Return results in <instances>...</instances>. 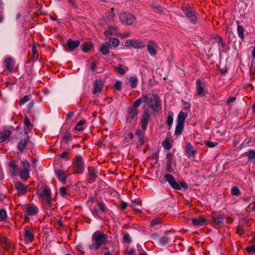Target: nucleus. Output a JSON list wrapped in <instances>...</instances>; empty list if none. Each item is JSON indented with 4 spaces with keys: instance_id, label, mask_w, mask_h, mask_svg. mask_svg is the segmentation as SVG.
Masks as SVG:
<instances>
[{
    "instance_id": "obj_1",
    "label": "nucleus",
    "mask_w": 255,
    "mask_h": 255,
    "mask_svg": "<svg viewBox=\"0 0 255 255\" xmlns=\"http://www.w3.org/2000/svg\"><path fill=\"white\" fill-rule=\"evenodd\" d=\"M107 241V236L103 232L96 231L92 237V244L89 246L91 250H97Z\"/></svg>"
},
{
    "instance_id": "obj_2",
    "label": "nucleus",
    "mask_w": 255,
    "mask_h": 255,
    "mask_svg": "<svg viewBox=\"0 0 255 255\" xmlns=\"http://www.w3.org/2000/svg\"><path fill=\"white\" fill-rule=\"evenodd\" d=\"M166 181L170 184L171 187L176 190H181L182 188L186 189L187 188V184L185 182L178 183L176 182L174 177L171 174L167 173L165 175Z\"/></svg>"
},
{
    "instance_id": "obj_3",
    "label": "nucleus",
    "mask_w": 255,
    "mask_h": 255,
    "mask_svg": "<svg viewBox=\"0 0 255 255\" xmlns=\"http://www.w3.org/2000/svg\"><path fill=\"white\" fill-rule=\"evenodd\" d=\"M125 46L127 48H134L135 49L143 48L145 45L141 41L138 40L128 39L126 41Z\"/></svg>"
},
{
    "instance_id": "obj_4",
    "label": "nucleus",
    "mask_w": 255,
    "mask_h": 255,
    "mask_svg": "<svg viewBox=\"0 0 255 255\" xmlns=\"http://www.w3.org/2000/svg\"><path fill=\"white\" fill-rule=\"evenodd\" d=\"M182 10L191 22L194 24L197 23V18L196 12L191 7H185L183 8Z\"/></svg>"
},
{
    "instance_id": "obj_5",
    "label": "nucleus",
    "mask_w": 255,
    "mask_h": 255,
    "mask_svg": "<svg viewBox=\"0 0 255 255\" xmlns=\"http://www.w3.org/2000/svg\"><path fill=\"white\" fill-rule=\"evenodd\" d=\"M196 85L197 96L199 97L205 96L207 93V90L205 84L202 83L200 79H198L196 80Z\"/></svg>"
},
{
    "instance_id": "obj_6",
    "label": "nucleus",
    "mask_w": 255,
    "mask_h": 255,
    "mask_svg": "<svg viewBox=\"0 0 255 255\" xmlns=\"http://www.w3.org/2000/svg\"><path fill=\"white\" fill-rule=\"evenodd\" d=\"M121 21L126 24L131 25L134 23L135 17L130 13L125 12L120 15Z\"/></svg>"
},
{
    "instance_id": "obj_7",
    "label": "nucleus",
    "mask_w": 255,
    "mask_h": 255,
    "mask_svg": "<svg viewBox=\"0 0 255 255\" xmlns=\"http://www.w3.org/2000/svg\"><path fill=\"white\" fill-rule=\"evenodd\" d=\"M73 163L76 168V172L79 173H83L84 170V162L83 157L81 155L77 156Z\"/></svg>"
},
{
    "instance_id": "obj_8",
    "label": "nucleus",
    "mask_w": 255,
    "mask_h": 255,
    "mask_svg": "<svg viewBox=\"0 0 255 255\" xmlns=\"http://www.w3.org/2000/svg\"><path fill=\"white\" fill-rule=\"evenodd\" d=\"M106 210V206L103 203L99 202L95 207L91 209L92 214L97 218L100 217V214Z\"/></svg>"
},
{
    "instance_id": "obj_9",
    "label": "nucleus",
    "mask_w": 255,
    "mask_h": 255,
    "mask_svg": "<svg viewBox=\"0 0 255 255\" xmlns=\"http://www.w3.org/2000/svg\"><path fill=\"white\" fill-rule=\"evenodd\" d=\"M149 106L154 111H160L161 107L159 102V99L157 96L153 95L150 99Z\"/></svg>"
},
{
    "instance_id": "obj_10",
    "label": "nucleus",
    "mask_w": 255,
    "mask_h": 255,
    "mask_svg": "<svg viewBox=\"0 0 255 255\" xmlns=\"http://www.w3.org/2000/svg\"><path fill=\"white\" fill-rule=\"evenodd\" d=\"M158 46L156 42L153 41H150L147 44V50L151 56H154L157 54L156 49L158 48Z\"/></svg>"
},
{
    "instance_id": "obj_11",
    "label": "nucleus",
    "mask_w": 255,
    "mask_h": 255,
    "mask_svg": "<svg viewBox=\"0 0 255 255\" xmlns=\"http://www.w3.org/2000/svg\"><path fill=\"white\" fill-rule=\"evenodd\" d=\"M41 197L44 198L46 204L49 206L51 205V190L49 187H45L41 193H39Z\"/></svg>"
},
{
    "instance_id": "obj_12",
    "label": "nucleus",
    "mask_w": 255,
    "mask_h": 255,
    "mask_svg": "<svg viewBox=\"0 0 255 255\" xmlns=\"http://www.w3.org/2000/svg\"><path fill=\"white\" fill-rule=\"evenodd\" d=\"M150 116L147 112H145L142 116L141 120V127L143 130L145 131L146 129L148 120Z\"/></svg>"
},
{
    "instance_id": "obj_13",
    "label": "nucleus",
    "mask_w": 255,
    "mask_h": 255,
    "mask_svg": "<svg viewBox=\"0 0 255 255\" xmlns=\"http://www.w3.org/2000/svg\"><path fill=\"white\" fill-rule=\"evenodd\" d=\"M29 142V138L26 137L21 139L17 144V149L20 152H22L25 148Z\"/></svg>"
},
{
    "instance_id": "obj_14",
    "label": "nucleus",
    "mask_w": 255,
    "mask_h": 255,
    "mask_svg": "<svg viewBox=\"0 0 255 255\" xmlns=\"http://www.w3.org/2000/svg\"><path fill=\"white\" fill-rule=\"evenodd\" d=\"M185 151L190 156L195 157L196 150L190 142L187 143L185 146Z\"/></svg>"
},
{
    "instance_id": "obj_15",
    "label": "nucleus",
    "mask_w": 255,
    "mask_h": 255,
    "mask_svg": "<svg viewBox=\"0 0 255 255\" xmlns=\"http://www.w3.org/2000/svg\"><path fill=\"white\" fill-rule=\"evenodd\" d=\"M137 112L135 109L131 108L129 110L127 116V122H131V120L137 115Z\"/></svg>"
},
{
    "instance_id": "obj_16",
    "label": "nucleus",
    "mask_w": 255,
    "mask_h": 255,
    "mask_svg": "<svg viewBox=\"0 0 255 255\" xmlns=\"http://www.w3.org/2000/svg\"><path fill=\"white\" fill-rule=\"evenodd\" d=\"M107 44L109 45L111 47H116L120 43V41L118 38L110 37L107 41Z\"/></svg>"
},
{
    "instance_id": "obj_17",
    "label": "nucleus",
    "mask_w": 255,
    "mask_h": 255,
    "mask_svg": "<svg viewBox=\"0 0 255 255\" xmlns=\"http://www.w3.org/2000/svg\"><path fill=\"white\" fill-rule=\"evenodd\" d=\"M67 45L71 50H73L79 46L80 42L78 40L69 39Z\"/></svg>"
},
{
    "instance_id": "obj_18",
    "label": "nucleus",
    "mask_w": 255,
    "mask_h": 255,
    "mask_svg": "<svg viewBox=\"0 0 255 255\" xmlns=\"http://www.w3.org/2000/svg\"><path fill=\"white\" fill-rule=\"evenodd\" d=\"M225 216L223 214L215 215L213 217V223L216 225H219L223 222Z\"/></svg>"
},
{
    "instance_id": "obj_19",
    "label": "nucleus",
    "mask_w": 255,
    "mask_h": 255,
    "mask_svg": "<svg viewBox=\"0 0 255 255\" xmlns=\"http://www.w3.org/2000/svg\"><path fill=\"white\" fill-rule=\"evenodd\" d=\"M4 65L7 70L12 71L14 66V63L11 58H8L5 60Z\"/></svg>"
},
{
    "instance_id": "obj_20",
    "label": "nucleus",
    "mask_w": 255,
    "mask_h": 255,
    "mask_svg": "<svg viewBox=\"0 0 255 255\" xmlns=\"http://www.w3.org/2000/svg\"><path fill=\"white\" fill-rule=\"evenodd\" d=\"M11 133V132L9 130H6L0 133V142H3L6 141L8 138Z\"/></svg>"
},
{
    "instance_id": "obj_21",
    "label": "nucleus",
    "mask_w": 255,
    "mask_h": 255,
    "mask_svg": "<svg viewBox=\"0 0 255 255\" xmlns=\"http://www.w3.org/2000/svg\"><path fill=\"white\" fill-rule=\"evenodd\" d=\"M104 33L106 36L116 35L118 33L117 27L116 26H109Z\"/></svg>"
},
{
    "instance_id": "obj_22",
    "label": "nucleus",
    "mask_w": 255,
    "mask_h": 255,
    "mask_svg": "<svg viewBox=\"0 0 255 255\" xmlns=\"http://www.w3.org/2000/svg\"><path fill=\"white\" fill-rule=\"evenodd\" d=\"M15 187L18 191L19 194H23L27 190L26 187L21 183L17 182L15 184Z\"/></svg>"
},
{
    "instance_id": "obj_23",
    "label": "nucleus",
    "mask_w": 255,
    "mask_h": 255,
    "mask_svg": "<svg viewBox=\"0 0 255 255\" xmlns=\"http://www.w3.org/2000/svg\"><path fill=\"white\" fill-rule=\"evenodd\" d=\"M24 236L25 240H27L29 242L32 241L34 236L32 231L28 229H24Z\"/></svg>"
},
{
    "instance_id": "obj_24",
    "label": "nucleus",
    "mask_w": 255,
    "mask_h": 255,
    "mask_svg": "<svg viewBox=\"0 0 255 255\" xmlns=\"http://www.w3.org/2000/svg\"><path fill=\"white\" fill-rule=\"evenodd\" d=\"M56 175L59 180L62 182H65L66 180L67 176L65 172L62 170H57L55 171Z\"/></svg>"
},
{
    "instance_id": "obj_25",
    "label": "nucleus",
    "mask_w": 255,
    "mask_h": 255,
    "mask_svg": "<svg viewBox=\"0 0 255 255\" xmlns=\"http://www.w3.org/2000/svg\"><path fill=\"white\" fill-rule=\"evenodd\" d=\"M192 224L194 226H204L205 222V219L202 217H200L198 219L192 218L191 219Z\"/></svg>"
},
{
    "instance_id": "obj_26",
    "label": "nucleus",
    "mask_w": 255,
    "mask_h": 255,
    "mask_svg": "<svg viewBox=\"0 0 255 255\" xmlns=\"http://www.w3.org/2000/svg\"><path fill=\"white\" fill-rule=\"evenodd\" d=\"M102 81L101 80H96L95 82L94 87V94L100 92L102 88Z\"/></svg>"
},
{
    "instance_id": "obj_27",
    "label": "nucleus",
    "mask_w": 255,
    "mask_h": 255,
    "mask_svg": "<svg viewBox=\"0 0 255 255\" xmlns=\"http://www.w3.org/2000/svg\"><path fill=\"white\" fill-rule=\"evenodd\" d=\"M186 117V113L180 112L178 116L177 123L184 124Z\"/></svg>"
},
{
    "instance_id": "obj_28",
    "label": "nucleus",
    "mask_w": 255,
    "mask_h": 255,
    "mask_svg": "<svg viewBox=\"0 0 255 255\" xmlns=\"http://www.w3.org/2000/svg\"><path fill=\"white\" fill-rule=\"evenodd\" d=\"M184 124L177 123L174 132L175 135H180L183 130Z\"/></svg>"
},
{
    "instance_id": "obj_29",
    "label": "nucleus",
    "mask_w": 255,
    "mask_h": 255,
    "mask_svg": "<svg viewBox=\"0 0 255 255\" xmlns=\"http://www.w3.org/2000/svg\"><path fill=\"white\" fill-rule=\"evenodd\" d=\"M111 47L107 44L106 42L105 43H102L100 49L101 52L104 55H107L109 53V48Z\"/></svg>"
},
{
    "instance_id": "obj_30",
    "label": "nucleus",
    "mask_w": 255,
    "mask_h": 255,
    "mask_svg": "<svg viewBox=\"0 0 255 255\" xmlns=\"http://www.w3.org/2000/svg\"><path fill=\"white\" fill-rule=\"evenodd\" d=\"M29 170L23 169L20 173V178L26 180L29 176Z\"/></svg>"
},
{
    "instance_id": "obj_31",
    "label": "nucleus",
    "mask_w": 255,
    "mask_h": 255,
    "mask_svg": "<svg viewBox=\"0 0 255 255\" xmlns=\"http://www.w3.org/2000/svg\"><path fill=\"white\" fill-rule=\"evenodd\" d=\"M38 208L35 206L30 207L27 209L28 214L30 216L34 215L38 212Z\"/></svg>"
},
{
    "instance_id": "obj_32",
    "label": "nucleus",
    "mask_w": 255,
    "mask_h": 255,
    "mask_svg": "<svg viewBox=\"0 0 255 255\" xmlns=\"http://www.w3.org/2000/svg\"><path fill=\"white\" fill-rule=\"evenodd\" d=\"M237 23H238V26H237L238 34L239 37L240 38L243 39L244 38V28L241 25H239V22H237Z\"/></svg>"
},
{
    "instance_id": "obj_33",
    "label": "nucleus",
    "mask_w": 255,
    "mask_h": 255,
    "mask_svg": "<svg viewBox=\"0 0 255 255\" xmlns=\"http://www.w3.org/2000/svg\"><path fill=\"white\" fill-rule=\"evenodd\" d=\"M85 120H80L79 122H78L75 126V130L78 131H82L84 129L83 126L85 124Z\"/></svg>"
},
{
    "instance_id": "obj_34",
    "label": "nucleus",
    "mask_w": 255,
    "mask_h": 255,
    "mask_svg": "<svg viewBox=\"0 0 255 255\" xmlns=\"http://www.w3.org/2000/svg\"><path fill=\"white\" fill-rule=\"evenodd\" d=\"M215 41L218 43L219 47L223 48L225 46V43L222 37L219 35H216L214 37Z\"/></svg>"
},
{
    "instance_id": "obj_35",
    "label": "nucleus",
    "mask_w": 255,
    "mask_h": 255,
    "mask_svg": "<svg viewBox=\"0 0 255 255\" xmlns=\"http://www.w3.org/2000/svg\"><path fill=\"white\" fill-rule=\"evenodd\" d=\"M129 82L130 86L132 88H134L137 86V78L135 77H130L129 78Z\"/></svg>"
},
{
    "instance_id": "obj_36",
    "label": "nucleus",
    "mask_w": 255,
    "mask_h": 255,
    "mask_svg": "<svg viewBox=\"0 0 255 255\" xmlns=\"http://www.w3.org/2000/svg\"><path fill=\"white\" fill-rule=\"evenodd\" d=\"M9 166L13 168V174H16L18 172V167L14 161H11L9 164Z\"/></svg>"
},
{
    "instance_id": "obj_37",
    "label": "nucleus",
    "mask_w": 255,
    "mask_h": 255,
    "mask_svg": "<svg viewBox=\"0 0 255 255\" xmlns=\"http://www.w3.org/2000/svg\"><path fill=\"white\" fill-rule=\"evenodd\" d=\"M7 214L5 210L2 209L0 210V221H4L7 218Z\"/></svg>"
},
{
    "instance_id": "obj_38",
    "label": "nucleus",
    "mask_w": 255,
    "mask_h": 255,
    "mask_svg": "<svg viewBox=\"0 0 255 255\" xmlns=\"http://www.w3.org/2000/svg\"><path fill=\"white\" fill-rule=\"evenodd\" d=\"M162 145L165 149H170L171 148V144L168 138H166L162 142Z\"/></svg>"
},
{
    "instance_id": "obj_39",
    "label": "nucleus",
    "mask_w": 255,
    "mask_h": 255,
    "mask_svg": "<svg viewBox=\"0 0 255 255\" xmlns=\"http://www.w3.org/2000/svg\"><path fill=\"white\" fill-rule=\"evenodd\" d=\"M24 123L28 129H31L32 128L33 125L30 122L27 117L24 119Z\"/></svg>"
},
{
    "instance_id": "obj_40",
    "label": "nucleus",
    "mask_w": 255,
    "mask_h": 255,
    "mask_svg": "<svg viewBox=\"0 0 255 255\" xmlns=\"http://www.w3.org/2000/svg\"><path fill=\"white\" fill-rule=\"evenodd\" d=\"M173 122V114L170 113L167 119V124L170 127V128L171 127Z\"/></svg>"
},
{
    "instance_id": "obj_41",
    "label": "nucleus",
    "mask_w": 255,
    "mask_h": 255,
    "mask_svg": "<svg viewBox=\"0 0 255 255\" xmlns=\"http://www.w3.org/2000/svg\"><path fill=\"white\" fill-rule=\"evenodd\" d=\"M92 48V44H86L82 46V50L84 52H86L90 50Z\"/></svg>"
},
{
    "instance_id": "obj_42",
    "label": "nucleus",
    "mask_w": 255,
    "mask_h": 255,
    "mask_svg": "<svg viewBox=\"0 0 255 255\" xmlns=\"http://www.w3.org/2000/svg\"><path fill=\"white\" fill-rule=\"evenodd\" d=\"M140 202L139 201H133L132 202V207L134 210L140 211V209L137 208V206L139 205Z\"/></svg>"
},
{
    "instance_id": "obj_43",
    "label": "nucleus",
    "mask_w": 255,
    "mask_h": 255,
    "mask_svg": "<svg viewBox=\"0 0 255 255\" xmlns=\"http://www.w3.org/2000/svg\"><path fill=\"white\" fill-rule=\"evenodd\" d=\"M170 241V239L167 237H163L160 240V242L161 244L165 245L168 244Z\"/></svg>"
},
{
    "instance_id": "obj_44",
    "label": "nucleus",
    "mask_w": 255,
    "mask_h": 255,
    "mask_svg": "<svg viewBox=\"0 0 255 255\" xmlns=\"http://www.w3.org/2000/svg\"><path fill=\"white\" fill-rule=\"evenodd\" d=\"M97 172L95 170L89 169V174L92 179H94L97 177Z\"/></svg>"
},
{
    "instance_id": "obj_45",
    "label": "nucleus",
    "mask_w": 255,
    "mask_h": 255,
    "mask_svg": "<svg viewBox=\"0 0 255 255\" xmlns=\"http://www.w3.org/2000/svg\"><path fill=\"white\" fill-rule=\"evenodd\" d=\"M131 241L130 236L128 234H125L123 237V242L127 244Z\"/></svg>"
},
{
    "instance_id": "obj_46",
    "label": "nucleus",
    "mask_w": 255,
    "mask_h": 255,
    "mask_svg": "<svg viewBox=\"0 0 255 255\" xmlns=\"http://www.w3.org/2000/svg\"><path fill=\"white\" fill-rule=\"evenodd\" d=\"M21 164L23 166V169H30V164L27 160L25 159L22 160Z\"/></svg>"
},
{
    "instance_id": "obj_47",
    "label": "nucleus",
    "mask_w": 255,
    "mask_h": 255,
    "mask_svg": "<svg viewBox=\"0 0 255 255\" xmlns=\"http://www.w3.org/2000/svg\"><path fill=\"white\" fill-rule=\"evenodd\" d=\"M205 144L210 148H213L216 146L218 144V143L216 142L207 141L205 142Z\"/></svg>"
},
{
    "instance_id": "obj_48",
    "label": "nucleus",
    "mask_w": 255,
    "mask_h": 255,
    "mask_svg": "<svg viewBox=\"0 0 255 255\" xmlns=\"http://www.w3.org/2000/svg\"><path fill=\"white\" fill-rule=\"evenodd\" d=\"M231 193L233 195L239 196L240 195V190L236 187H234L231 189Z\"/></svg>"
},
{
    "instance_id": "obj_49",
    "label": "nucleus",
    "mask_w": 255,
    "mask_h": 255,
    "mask_svg": "<svg viewBox=\"0 0 255 255\" xmlns=\"http://www.w3.org/2000/svg\"><path fill=\"white\" fill-rule=\"evenodd\" d=\"M246 250L249 253L255 254V246L247 247Z\"/></svg>"
},
{
    "instance_id": "obj_50",
    "label": "nucleus",
    "mask_w": 255,
    "mask_h": 255,
    "mask_svg": "<svg viewBox=\"0 0 255 255\" xmlns=\"http://www.w3.org/2000/svg\"><path fill=\"white\" fill-rule=\"evenodd\" d=\"M29 100V98L28 96H25L22 99H21L19 101V104L21 105L24 104L25 103L28 102Z\"/></svg>"
},
{
    "instance_id": "obj_51",
    "label": "nucleus",
    "mask_w": 255,
    "mask_h": 255,
    "mask_svg": "<svg viewBox=\"0 0 255 255\" xmlns=\"http://www.w3.org/2000/svg\"><path fill=\"white\" fill-rule=\"evenodd\" d=\"M236 100V97H230L226 101V104L230 105L234 102Z\"/></svg>"
},
{
    "instance_id": "obj_52",
    "label": "nucleus",
    "mask_w": 255,
    "mask_h": 255,
    "mask_svg": "<svg viewBox=\"0 0 255 255\" xmlns=\"http://www.w3.org/2000/svg\"><path fill=\"white\" fill-rule=\"evenodd\" d=\"M248 157L249 159H254L255 158V151L250 150L248 152Z\"/></svg>"
},
{
    "instance_id": "obj_53",
    "label": "nucleus",
    "mask_w": 255,
    "mask_h": 255,
    "mask_svg": "<svg viewBox=\"0 0 255 255\" xmlns=\"http://www.w3.org/2000/svg\"><path fill=\"white\" fill-rule=\"evenodd\" d=\"M122 86V82L120 81H116L114 88L117 90H120Z\"/></svg>"
},
{
    "instance_id": "obj_54",
    "label": "nucleus",
    "mask_w": 255,
    "mask_h": 255,
    "mask_svg": "<svg viewBox=\"0 0 255 255\" xmlns=\"http://www.w3.org/2000/svg\"><path fill=\"white\" fill-rule=\"evenodd\" d=\"M172 154L170 152L166 154L167 162L172 163Z\"/></svg>"
},
{
    "instance_id": "obj_55",
    "label": "nucleus",
    "mask_w": 255,
    "mask_h": 255,
    "mask_svg": "<svg viewBox=\"0 0 255 255\" xmlns=\"http://www.w3.org/2000/svg\"><path fill=\"white\" fill-rule=\"evenodd\" d=\"M60 194L63 197H65L66 194V191L64 187H61L60 189Z\"/></svg>"
},
{
    "instance_id": "obj_56",
    "label": "nucleus",
    "mask_w": 255,
    "mask_h": 255,
    "mask_svg": "<svg viewBox=\"0 0 255 255\" xmlns=\"http://www.w3.org/2000/svg\"><path fill=\"white\" fill-rule=\"evenodd\" d=\"M141 103H142V102L139 98L137 100H136L135 101V102L134 103V104H133V106L135 108L138 107L140 106V105L141 104Z\"/></svg>"
},
{
    "instance_id": "obj_57",
    "label": "nucleus",
    "mask_w": 255,
    "mask_h": 255,
    "mask_svg": "<svg viewBox=\"0 0 255 255\" xmlns=\"http://www.w3.org/2000/svg\"><path fill=\"white\" fill-rule=\"evenodd\" d=\"M142 102L146 103L148 101V97L147 95H143L141 98H140Z\"/></svg>"
},
{
    "instance_id": "obj_58",
    "label": "nucleus",
    "mask_w": 255,
    "mask_h": 255,
    "mask_svg": "<svg viewBox=\"0 0 255 255\" xmlns=\"http://www.w3.org/2000/svg\"><path fill=\"white\" fill-rule=\"evenodd\" d=\"M166 170L168 172H171L172 171V163L167 162Z\"/></svg>"
},
{
    "instance_id": "obj_59",
    "label": "nucleus",
    "mask_w": 255,
    "mask_h": 255,
    "mask_svg": "<svg viewBox=\"0 0 255 255\" xmlns=\"http://www.w3.org/2000/svg\"><path fill=\"white\" fill-rule=\"evenodd\" d=\"M116 70L117 72H118L121 75L124 74L125 72L124 69H123L121 67H116Z\"/></svg>"
},
{
    "instance_id": "obj_60",
    "label": "nucleus",
    "mask_w": 255,
    "mask_h": 255,
    "mask_svg": "<svg viewBox=\"0 0 255 255\" xmlns=\"http://www.w3.org/2000/svg\"><path fill=\"white\" fill-rule=\"evenodd\" d=\"M159 222H160V221L158 219H155L151 221L150 225H151V226H154V225L158 224L159 223Z\"/></svg>"
},
{
    "instance_id": "obj_61",
    "label": "nucleus",
    "mask_w": 255,
    "mask_h": 255,
    "mask_svg": "<svg viewBox=\"0 0 255 255\" xmlns=\"http://www.w3.org/2000/svg\"><path fill=\"white\" fill-rule=\"evenodd\" d=\"M114 8L111 9V11L109 13V16H107L108 20H110L114 16V13L113 12Z\"/></svg>"
},
{
    "instance_id": "obj_62",
    "label": "nucleus",
    "mask_w": 255,
    "mask_h": 255,
    "mask_svg": "<svg viewBox=\"0 0 255 255\" xmlns=\"http://www.w3.org/2000/svg\"><path fill=\"white\" fill-rule=\"evenodd\" d=\"M68 154H69V153L68 152L65 151V152H63V153H62L60 156L61 158H63L67 157L68 155Z\"/></svg>"
},
{
    "instance_id": "obj_63",
    "label": "nucleus",
    "mask_w": 255,
    "mask_h": 255,
    "mask_svg": "<svg viewBox=\"0 0 255 255\" xmlns=\"http://www.w3.org/2000/svg\"><path fill=\"white\" fill-rule=\"evenodd\" d=\"M153 7H154L155 8H156L157 10H158L159 11H162V7L158 4L154 5H153Z\"/></svg>"
},
{
    "instance_id": "obj_64",
    "label": "nucleus",
    "mask_w": 255,
    "mask_h": 255,
    "mask_svg": "<svg viewBox=\"0 0 255 255\" xmlns=\"http://www.w3.org/2000/svg\"><path fill=\"white\" fill-rule=\"evenodd\" d=\"M71 138V135L69 133H66L65 135H64V138L66 140H70Z\"/></svg>"
}]
</instances>
